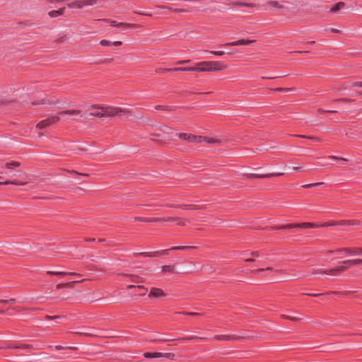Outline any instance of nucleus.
<instances>
[{"label": "nucleus", "instance_id": "obj_27", "mask_svg": "<svg viewBox=\"0 0 362 362\" xmlns=\"http://www.w3.org/2000/svg\"><path fill=\"white\" fill-rule=\"evenodd\" d=\"M345 6V4L344 2H339L337 3L334 7L331 8L332 12H337L344 8Z\"/></svg>", "mask_w": 362, "mask_h": 362}, {"label": "nucleus", "instance_id": "obj_53", "mask_svg": "<svg viewBox=\"0 0 362 362\" xmlns=\"http://www.w3.org/2000/svg\"><path fill=\"white\" fill-rule=\"evenodd\" d=\"M300 137H303V138H308V139H313V140H315V141H319V139L317 138V137H314V136H300Z\"/></svg>", "mask_w": 362, "mask_h": 362}, {"label": "nucleus", "instance_id": "obj_57", "mask_svg": "<svg viewBox=\"0 0 362 362\" xmlns=\"http://www.w3.org/2000/svg\"><path fill=\"white\" fill-rule=\"evenodd\" d=\"M122 44V42L121 41H115V42H112V45H115V46H119Z\"/></svg>", "mask_w": 362, "mask_h": 362}, {"label": "nucleus", "instance_id": "obj_10", "mask_svg": "<svg viewBox=\"0 0 362 362\" xmlns=\"http://www.w3.org/2000/svg\"><path fill=\"white\" fill-rule=\"evenodd\" d=\"M255 40H239L232 42H228L226 44V46H239V45H250L252 44Z\"/></svg>", "mask_w": 362, "mask_h": 362}, {"label": "nucleus", "instance_id": "obj_9", "mask_svg": "<svg viewBox=\"0 0 362 362\" xmlns=\"http://www.w3.org/2000/svg\"><path fill=\"white\" fill-rule=\"evenodd\" d=\"M148 296L153 298H161L165 296V293L162 289L154 287L151 289Z\"/></svg>", "mask_w": 362, "mask_h": 362}, {"label": "nucleus", "instance_id": "obj_39", "mask_svg": "<svg viewBox=\"0 0 362 362\" xmlns=\"http://www.w3.org/2000/svg\"><path fill=\"white\" fill-rule=\"evenodd\" d=\"M322 184H323V182H317V183L308 184V185H303L302 187H303V188H311V187H315V186L321 185Z\"/></svg>", "mask_w": 362, "mask_h": 362}, {"label": "nucleus", "instance_id": "obj_15", "mask_svg": "<svg viewBox=\"0 0 362 362\" xmlns=\"http://www.w3.org/2000/svg\"><path fill=\"white\" fill-rule=\"evenodd\" d=\"M214 339L217 340H235L238 339V337L235 335H216L214 337Z\"/></svg>", "mask_w": 362, "mask_h": 362}, {"label": "nucleus", "instance_id": "obj_4", "mask_svg": "<svg viewBox=\"0 0 362 362\" xmlns=\"http://www.w3.org/2000/svg\"><path fill=\"white\" fill-rule=\"evenodd\" d=\"M60 118L57 115H52L49 117L40 121L39 123L36 124V128L39 129H45L54 124H56L59 121Z\"/></svg>", "mask_w": 362, "mask_h": 362}, {"label": "nucleus", "instance_id": "obj_32", "mask_svg": "<svg viewBox=\"0 0 362 362\" xmlns=\"http://www.w3.org/2000/svg\"><path fill=\"white\" fill-rule=\"evenodd\" d=\"M8 184L24 185H25V182H18L17 180L6 181L4 182H0V185H8Z\"/></svg>", "mask_w": 362, "mask_h": 362}, {"label": "nucleus", "instance_id": "obj_30", "mask_svg": "<svg viewBox=\"0 0 362 362\" xmlns=\"http://www.w3.org/2000/svg\"><path fill=\"white\" fill-rule=\"evenodd\" d=\"M175 267L173 265H165L162 267V271L164 272H173Z\"/></svg>", "mask_w": 362, "mask_h": 362}, {"label": "nucleus", "instance_id": "obj_49", "mask_svg": "<svg viewBox=\"0 0 362 362\" xmlns=\"http://www.w3.org/2000/svg\"><path fill=\"white\" fill-rule=\"evenodd\" d=\"M15 298H11L9 300H0V303H15Z\"/></svg>", "mask_w": 362, "mask_h": 362}, {"label": "nucleus", "instance_id": "obj_23", "mask_svg": "<svg viewBox=\"0 0 362 362\" xmlns=\"http://www.w3.org/2000/svg\"><path fill=\"white\" fill-rule=\"evenodd\" d=\"M344 264H362V259H349V260H345L343 262Z\"/></svg>", "mask_w": 362, "mask_h": 362}, {"label": "nucleus", "instance_id": "obj_63", "mask_svg": "<svg viewBox=\"0 0 362 362\" xmlns=\"http://www.w3.org/2000/svg\"><path fill=\"white\" fill-rule=\"evenodd\" d=\"M173 11H177V12H185V11H186L185 9H177V8H175Z\"/></svg>", "mask_w": 362, "mask_h": 362}, {"label": "nucleus", "instance_id": "obj_42", "mask_svg": "<svg viewBox=\"0 0 362 362\" xmlns=\"http://www.w3.org/2000/svg\"><path fill=\"white\" fill-rule=\"evenodd\" d=\"M202 339V337H195V336H191V337L180 338V339H179V340L186 341V340H192V339Z\"/></svg>", "mask_w": 362, "mask_h": 362}, {"label": "nucleus", "instance_id": "obj_51", "mask_svg": "<svg viewBox=\"0 0 362 362\" xmlns=\"http://www.w3.org/2000/svg\"><path fill=\"white\" fill-rule=\"evenodd\" d=\"M293 88H279L275 89L276 91H288L292 90Z\"/></svg>", "mask_w": 362, "mask_h": 362}, {"label": "nucleus", "instance_id": "obj_47", "mask_svg": "<svg viewBox=\"0 0 362 362\" xmlns=\"http://www.w3.org/2000/svg\"><path fill=\"white\" fill-rule=\"evenodd\" d=\"M100 45L102 46H110L112 45V42L106 40H103L100 41Z\"/></svg>", "mask_w": 362, "mask_h": 362}, {"label": "nucleus", "instance_id": "obj_45", "mask_svg": "<svg viewBox=\"0 0 362 362\" xmlns=\"http://www.w3.org/2000/svg\"><path fill=\"white\" fill-rule=\"evenodd\" d=\"M176 220L177 221V224L178 226H185L186 224V221L183 218H177Z\"/></svg>", "mask_w": 362, "mask_h": 362}, {"label": "nucleus", "instance_id": "obj_40", "mask_svg": "<svg viewBox=\"0 0 362 362\" xmlns=\"http://www.w3.org/2000/svg\"><path fill=\"white\" fill-rule=\"evenodd\" d=\"M273 270V268L272 267H267L266 269H256V270H254L252 271L253 273L255 274H259L263 271H272Z\"/></svg>", "mask_w": 362, "mask_h": 362}, {"label": "nucleus", "instance_id": "obj_16", "mask_svg": "<svg viewBox=\"0 0 362 362\" xmlns=\"http://www.w3.org/2000/svg\"><path fill=\"white\" fill-rule=\"evenodd\" d=\"M48 274H50V275H70V276H80L79 274L78 273H75V272H69V273H67V272H53V271H48L47 272Z\"/></svg>", "mask_w": 362, "mask_h": 362}, {"label": "nucleus", "instance_id": "obj_22", "mask_svg": "<svg viewBox=\"0 0 362 362\" xmlns=\"http://www.w3.org/2000/svg\"><path fill=\"white\" fill-rule=\"evenodd\" d=\"M64 11V8H61V9L57 10V11H51L49 12L48 14L51 18H55V17L62 15Z\"/></svg>", "mask_w": 362, "mask_h": 362}, {"label": "nucleus", "instance_id": "obj_6", "mask_svg": "<svg viewBox=\"0 0 362 362\" xmlns=\"http://www.w3.org/2000/svg\"><path fill=\"white\" fill-rule=\"evenodd\" d=\"M105 105H93L88 108L89 115L97 117H105Z\"/></svg>", "mask_w": 362, "mask_h": 362}, {"label": "nucleus", "instance_id": "obj_13", "mask_svg": "<svg viewBox=\"0 0 362 362\" xmlns=\"http://www.w3.org/2000/svg\"><path fill=\"white\" fill-rule=\"evenodd\" d=\"M59 115H72V116H82L81 115V111L78 110H63L59 112Z\"/></svg>", "mask_w": 362, "mask_h": 362}, {"label": "nucleus", "instance_id": "obj_28", "mask_svg": "<svg viewBox=\"0 0 362 362\" xmlns=\"http://www.w3.org/2000/svg\"><path fill=\"white\" fill-rule=\"evenodd\" d=\"M351 265L349 264H344L343 266L337 267L334 269H330V272H342L346 270L349 267H350Z\"/></svg>", "mask_w": 362, "mask_h": 362}, {"label": "nucleus", "instance_id": "obj_7", "mask_svg": "<svg viewBox=\"0 0 362 362\" xmlns=\"http://www.w3.org/2000/svg\"><path fill=\"white\" fill-rule=\"evenodd\" d=\"M194 71L209 72L210 71V61H203L197 63L194 66Z\"/></svg>", "mask_w": 362, "mask_h": 362}, {"label": "nucleus", "instance_id": "obj_19", "mask_svg": "<svg viewBox=\"0 0 362 362\" xmlns=\"http://www.w3.org/2000/svg\"><path fill=\"white\" fill-rule=\"evenodd\" d=\"M166 70L168 71H194V66L168 69Z\"/></svg>", "mask_w": 362, "mask_h": 362}, {"label": "nucleus", "instance_id": "obj_52", "mask_svg": "<svg viewBox=\"0 0 362 362\" xmlns=\"http://www.w3.org/2000/svg\"><path fill=\"white\" fill-rule=\"evenodd\" d=\"M183 314L187 315H189V316H198V315H201V314H200V313H191V312H189V313H183Z\"/></svg>", "mask_w": 362, "mask_h": 362}, {"label": "nucleus", "instance_id": "obj_2", "mask_svg": "<svg viewBox=\"0 0 362 362\" xmlns=\"http://www.w3.org/2000/svg\"><path fill=\"white\" fill-rule=\"evenodd\" d=\"M132 114L131 111L127 108L113 107V106H105V117H129Z\"/></svg>", "mask_w": 362, "mask_h": 362}, {"label": "nucleus", "instance_id": "obj_20", "mask_svg": "<svg viewBox=\"0 0 362 362\" xmlns=\"http://www.w3.org/2000/svg\"><path fill=\"white\" fill-rule=\"evenodd\" d=\"M144 356L146 358H160V357H163V353H160V352H153V353L146 352V353H144Z\"/></svg>", "mask_w": 362, "mask_h": 362}, {"label": "nucleus", "instance_id": "obj_37", "mask_svg": "<svg viewBox=\"0 0 362 362\" xmlns=\"http://www.w3.org/2000/svg\"><path fill=\"white\" fill-rule=\"evenodd\" d=\"M351 255H359L362 253V247H354L351 248Z\"/></svg>", "mask_w": 362, "mask_h": 362}, {"label": "nucleus", "instance_id": "obj_17", "mask_svg": "<svg viewBox=\"0 0 362 362\" xmlns=\"http://www.w3.org/2000/svg\"><path fill=\"white\" fill-rule=\"evenodd\" d=\"M68 6L71 8H81L84 7L83 0H78L74 2H72L68 5Z\"/></svg>", "mask_w": 362, "mask_h": 362}, {"label": "nucleus", "instance_id": "obj_59", "mask_svg": "<svg viewBox=\"0 0 362 362\" xmlns=\"http://www.w3.org/2000/svg\"><path fill=\"white\" fill-rule=\"evenodd\" d=\"M272 229H286V225H284V226H281L272 227Z\"/></svg>", "mask_w": 362, "mask_h": 362}, {"label": "nucleus", "instance_id": "obj_41", "mask_svg": "<svg viewBox=\"0 0 362 362\" xmlns=\"http://www.w3.org/2000/svg\"><path fill=\"white\" fill-rule=\"evenodd\" d=\"M175 354H172V353H166V354H163V357H165V358H170L171 360H174L175 359Z\"/></svg>", "mask_w": 362, "mask_h": 362}, {"label": "nucleus", "instance_id": "obj_24", "mask_svg": "<svg viewBox=\"0 0 362 362\" xmlns=\"http://www.w3.org/2000/svg\"><path fill=\"white\" fill-rule=\"evenodd\" d=\"M350 221H341L339 223L336 222H329V223H325L321 225L322 227H327L329 226H335V225H345V224H349Z\"/></svg>", "mask_w": 362, "mask_h": 362}, {"label": "nucleus", "instance_id": "obj_14", "mask_svg": "<svg viewBox=\"0 0 362 362\" xmlns=\"http://www.w3.org/2000/svg\"><path fill=\"white\" fill-rule=\"evenodd\" d=\"M8 349H31L33 346L31 344H11L7 346Z\"/></svg>", "mask_w": 362, "mask_h": 362}, {"label": "nucleus", "instance_id": "obj_54", "mask_svg": "<svg viewBox=\"0 0 362 362\" xmlns=\"http://www.w3.org/2000/svg\"><path fill=\"white\" fill-rule=\"evenodd\" d=\"M339 252L344 251L345 252H348L349 254H351V248H343L338 250Z\"/></svg>", "mask_w": 362, "mask_h": 362}, {"label": "nucleus", "instance_id": "obj_55", "mask_svg": "<svg viewBox=\"0 0 362 362\" xmlns=\"http://www.w3.org/2000/svg\"><path fill=\"white\" fill-rule=\"evenodd\" d=\"M189 62V60H181L176 62L177 64H184Z\"/></svg>", "mask_w": 362, "mask_h": 362}, {"label": "nucleus", "instance_id": "obj_29", "mask_svg": "<svg viewBox=\"0 0 362 362\" xmlns=\"http://www.w3.org/2000/svg\"><path fill=\"white\" fill-rule=\"evenodd\" d=\"M179 208L187 210H198L199 208L195 205H182Z\"/></svg>", "mask_w": 362, "mask_h": 362}, {"label": "nucleus", "instance_id": "obj_21", "mask_svg": "<svg viewBox=\"0 0 362 362\" xmlns=\"http://www.w3.org/2000/svg\"><path fill=\"white\" fill-rule=\"evenodd\" d=\"M83 281H84V279H83L81 281H71V282H69V283H66V284H59L57 285L56 288H57V289H61V288H63L66 286H71L74 284H76L78 282H83Z\"/></svg>", "mask_w": 362, "mask_h": 362}, {"label": "nucleus", "instance_id": "obj_26", "mask_svg": "<svg viewBox=\"0 0 362 362\" xmlns=\"http://www.w3.org/2000/svg\"><path fill=\"white\" fill-rule=\"evenodd\" d=\"M354 87H361L362 88V81H356L352 83H348L346 84V86L343 88H354Z\"/></svg>", "mask_w": 362, "mask_h": 362}, {"label": "nucleus", "instance_id": "obj_60", "mask_svg": "<svg viewBox=\"0 0 362 362\" xmlns=\"http://www.w3.org/2000/svg\"><path fill=\"white\" fill-rule=\"evenodd\" d=\"M305 295L309 296H313V297H317V296H320L321 294H320V293H306Z\"/></svg>", "mask_w": 362, "mask_h": 362}, {"label": "nucleus", "instance_id": "obj_44", "mask_svg": "<svg viewBox=\"0 0 362 362\" xmlns=\"http://www.w3.org/2000/svg\"><path fill=\"white\" fill-rule=\"evenodd\" d=\"M328 158H330V159L337 160H344V161L347 160L346 158H341V157H337V156H329Z\"/></svg>", "mask_w": 362, "mask_h": 362}, {"label": "nucleus", "instance_id": "obj_31", "mask_svg": "<svg viewBox=\"0 0 362 362\" xmlns=\"http://www.w3.org/2000/svg\"><path fill=\"white\" fill-rule=\"evenodd\" d=\"M138 25L136 24H130V23H119L117 24V27H124V28H136Z\"/></svg>", "mask_w": 362, "mask_h": 362}, {"label": "nucleus", "instance_id": "obj_48", "mask_svg": "<svg viewBox=\"0 0 362 362\" xmlns=\"http://www.w3.org/2000/svg\"><path fill=\"white\" fill-rule=\"evenodd\" d=\"M45 318L47 320H54V319H60V318H62V317L59 316V315H55V316L46 315Z\"/></svg>", "mask_w": 362, "mask_h": 362}, {"label": "nucleus", "instance_id": "obj_50", "mask_svg": "<svg viewBox=\"0 0 362 362\" xmlns=\"http://www.w3.org/2000/svg\"><path fill=\"white\" fill-rule=\"evenodd\" d=\"M210 52L216 56H222L224 54V52L223 51H211Z\"/></svg>", "mask_w": 362, "mask_h": 362}, {"label": "nucleus", "instance_id": "obj_38", "mask_svg": "<svg viewBox=\"0 0 362 362\" xmlns=\"http://www.w3.org/2000/svg\"><path fill=\"white\" fill-rule=\"evenodd\" d=\"M6 166L7 168H11L12 167H18L20 166V163L18 162H16V161H13V162H11V163H7L6 164Z\"/></svg>", "mask_w": 362, "mask_h": 362}, {"label": "nucleus", "instance_id": "obj_58", "mask_svg": "<svg viewBox=\"0 0 362 362\" xmlns=\"http://www.w3.org/2000/svg\"><path fill=\"white\" fill-rule=\"evenodd\" d=\"M177 218H172V217H169L168 218H162L161 221H175Z\"/></svg>", "mask_w": 362, "mask_h": 362}, {"label": "nucleus", "instance_id": "obj_3", "mask_svg": "<svg viewBox=\"0 0 362 362\" xmlns=\"http://www.w3.org/2000/svg\"><path fill=\"white\" fill-rule=\"evenodd\" d=\"M224 4L229 7H237V8H254L256 7L255 4L246 2L244 0H236V1L228 0Z\"/></svg>", "mask_w": 362, "mask_h": 362}, {"label": "nucleus", "instance_id": "obj_12", "mask_svg": "<svg viewBox=\"0 0 362 362\" xmlns=\"http://www.w3.org/2000/svg\"><path fill=\"white\" fill-rule=\"evenodd\" d=\"M283 175V173H270V174H265V175H259V174H250L247 176L248 177L252 178H264V177H271L273 176H279Z\"/></svg>", "mask_w": 362, "mask_h": 362}, {"label": "nucleus", "instance_id": "obj_46", "mask_svg": "<svg viewBox=\"0 0 362 362\" xmlns=\"http://www.w3.org/2000/svg\"><path fill=\"white\" fill-rule=\"evenodd\" d=\"M282 317L284 318V319H288V320H292V321H298V320H299V318H298V317H290V316H288V315H282Z\"/></svg>", "mask_w": 362, "mask_h": 362}, {"label": "nucleus", "instance_id": "obj_56", "mask_svg": "<svg viewBox=\"0 0 362 362\" xmlns=\"http://www.w3.org/2000/svg\"><path fill=\"white\" fill-rule=\"evenodd\" d=\"M129 276H132V278H134L133 281H134V282H139V281H141L138 276H134V275H129Z\"/></svg>", "mask_w": 362, "mask_h": 362}, {"label": "nucleus", "instance_id": "obj_36", "mask_svg": "<svg viewBox=\"0 0 362 362\" xmlns=\"http://www.w3.org/2000/svg\"><path fill=\"white\" fill-rule=\"evenodd\" d=\"M333 272H330L329 270H322V269H317V270H313L312 272L313 274H332Z\"/></svg>", "mask_w": 362, "mask_h": 362}, {"label": "nucleus", "instance_id": "obj_8", "mask_svg": "<svg viewBox=\"0 0 362 362\" xmlns=\"http://www.w3.org/2000/svg\"><path fill=\"white\" fill-rule=\"evenodd\" d=\"M227 65L216 61H210V71H219L227 69Z\"/></svg>", "mask_w": 362, "mask_h": 362}, {"label": "nucleus", "instance_id": "obj_33", "mask_svg": "<svg viewBox=\"0 0 362 362\" xmlns=\"http://www.w3.org/2000/svg\"><path fill=\"white\" fill-rule=\"evenodd\" d=\"M267 4L269 6L274 7V8H283V7H284L282 5L279 4V2L275 1H268Z\"/></svg>", "mask_w": 362, "mask_h": 362}, {"label": "nucleus", "instance_id": "obj_1", "mask_svg": "<svg viewBox=\"0 0 362 362\" xmlns=\"http://www.w3.org/2000/svg\"><path fill=\"white\" fill-rule=\"evenodd\" d=\"M195 248L194 246H175L170 248L172 250H187V249H193ZM170 249L163 250L160 251H153V252H135L134 255L135 256H144L148 257H158L163 255H167L168 254Z\"/></svg>", "mask_w": 362, "mask_h": 362}, {"label": "nucleus", "instance_id": "obj_35", "mask_svg": "<svg viewBox=\"0 0 362 362\" xmlns=\"http://www.w3.org/2000/svg\"><path fill=\"white\" fill-rule=\"evenodd\" d=\"M84 6H93L97 4L98 1L97 0H83Z\"/></svg>", "mask_w": 362, "mask_h": 362}, {"label": "nucleus", "instance_id": "obj_62", "mask_svg": "<svg viewBox=\"0 0 362 362\" xmlns=\"http://www.w3.org/2000/svg\"><path fill=\"white\" fill-rule=\"evenodd\" d=\"M156 110H165V107L161 105H157L155 107Z\"/></svg>", "mask_w": 362, "mask_h": 362}, {"label": "nucleus", "instance_id": "obj_64", "mask_svg": "<svg viewBox=\"0 0 362 362\" xmlns=\"http://www.w3.org/2000/svg\"><path fill=\"white\" fill-rule=\"evenodd\" d=\"M252 256H255V257H258L259 256V252H252Z\"/></svg>", "mask_w": 362, "mask_h": 362}, {"label": "nucleus", "instance_id": "obj_11", "mask_svg": "<svg viewBox=\"0 0 362 362\" xmlns=\"http://www.w3.org/2000/svg\"><path fill=\"white\" fill-rule=\"evenodd\" d=\"M43 104L47 105H55L58 103V100L57 99H49V98H42L40 100L37 102H33L32 104L36 105V104Z\"/></svg>", "mask_w": 362, "mask_h": 362}, {"label": "nucleus", "instance_id": "obj_25", "mask_svg": "<svg viewBox=\"0 0 362 362\" xmlns=\"http://www.w3.org/2000/svg\"><path fill=\"white\" fill-rule=\"evenodd\" d=\"M317 226L315 225L314 223H308V222L298 223V228H315Z\"/></svg>", "mask_w": 362, "mask_h": 362}, {"label": "nucleus", "instance_id": "obj_34", "mask_svg": "<svg viewBox=\"0 0 362 362\" xmlns=\"http://www.w3.org/2000/svg\"><path fill=\"white\" fill-rule=\"evenodd\" d=\"M137 220H139L140 221H144V222H155V221H160L162 220V218H139Z\"/></svg>", "mask_w": 362, "mask_h": 362}, {"label": "nucleus", "instance_id": "obj_5", "mask_svg": "<svg viewBox=\"0 0 362 362\" xmlns=\"http://www.w3.org/2000/svg\"><path fill=\"white\" fill-rule=\"evenodd\" d=\"M177 136L183 140L187 141L192 144H198L201 143L204 141V136H195L190 134L187 133H179L177 134Z\"/></svg>", "mask_w": 362, "mask_h": 362}, {"label": "nucleus", "instance_id": "obj_61", "mask_svg": "<svg viewBox=\"0 0 362 362\" xmlns=\"http://www.w3.org/2000/svg\"><path fill=\"white\" fill-rule=\"evenodd\" d=\"M55 349L57 350H64V349H66V347L62 346H56Z\"/></svg>", "mask_w": 362, "mask_h": 362}, {"label": "nucleus", "instance_id": "obj_18", "mask_svg": "<svg viewBox=\"0 0 362 362\" xmlns=\"http://www.w3.org/2000/svg\"><path fill=\"white\" fill-rule=\"evenodd\" d=\"M203 141H206L209 144H218V145H221L223 143V140H221V139H215V138H209V137H206V136H204Z\"/></svg>", "mask_w": 362, "mask_h": 362}, {"label": "nucleus", "instance_id": "obj_43", "mask_svg": "<svg viewBox=\"0 0 362 362\" xmlns=\"http://www.w3.org/2000/svg\"><path fill=\"white\" fill-rule=\"evenodd\" d=\"M286 229L298 228V223H290L286 225Z\"/></svg>", "mask_w": 362, "mask_h": 362}]
</instances>
